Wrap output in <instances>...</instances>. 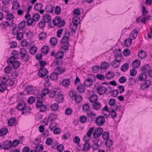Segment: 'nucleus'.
Masks as SVG:
<instances>
[{"mask_svg":"<svg viewBox=\"0 0 152 152\" xmlns=\"http://www.w3.org/2000/svg\"><path fill=\"white\" fill-rule=\"evenodd\" d=\"M43 20L46 23L50 22L51 21V17L48 14H46L44 15L43 17Z\"/></svg>","mask_w":152,"mask_h":152,"instance_id":"f3484780","label":"nucleus"},{"mask_svg":"<svg viewBox=\"0 0 152 152\" xmlns=\"http://www.w3.org/2000/svg\"><path fill=\"white\" fill-rule=\"evenodd\" d=\"M26 24V21L25 20H23L21 21L18 25V28L21 30V29H23L25 26Z\"/></svg>","mask_w":152,"mask_h":152,"instance_id":"a18cd8bd","label":"nucleus"},{"mask_svg":"<svg viewBox=\"0 0 152 152\" xmlns=\"http://www.w3.org/2000/svg\"><path fill=\"white\" fill-rule=\"evenodd\" d=\"M36 107L38 109H40V112H44L47 111L48 108V105L43 104V102L39 101L37 102Z\"/></svg>","mask_w":152,"mask_h":152,"instance_id":"7ed1b4c3","label":"nucleus"},{"mask_svg":"<svg viewBox=\"0 0 152 152\" xmlns=\"http://www.w3.org/2000/svg\"><path fill=\"white\" fill-rule=\"evenodd\" d=\"M85 90V86L82 84L78 85L77 87V90L79 93H84Z\"/></svg>","mask_w":152,"mask_h":152,"instance_id":"dca6fc26","label":"nucleus"},{"mask_svg":"<svg viewBox=\"0 0 152 152\" xmlns=\"http://www.w3.org/2000/svg\"><path fill=\"white\" fill-rule=\"evenodd\" d=\"M96 88L98 93L99 95H103L105 92V87L103 86L99 85Z\"/></svg>","mask_w":152,"mask_h":152,"instance_id":"9b49d317","label":"nucleus"},{"mask_svg":"<svg viewBox=\"0 0 152 152\" xmlns=\"http://www.w3.org/2000/svg\"><path fill=\"white\" fill-rule=\"evenodd\" d=\"M65 21L61 20V18L59 16L55 17L53 21V24L57 26L58 27L60 28L63 26L65 24Z\"/></svg>","mask_w":152,"mask_h":152,"instance_id":"f03ea898","label":"nucleus"},{"mask_svg":"<svg viewBox=\"0 0 152 152\" xmlns=\"http://www.w3.org/2000/svg\"><path fill=\"white\" fill-rule=\"evenodd\" d=\"M37 49L36 47H32L29 50V53L32 55L34 54L37 50Z\"/></svg>","mask_w":152,"mask_h":152,"instance_id":"bf43d9fd","label":"nucleus"},{"mask_svg":"<svg viewBox=\"0 0 152 152\" xmlns=\"http://www.w3.org/2000/svg\"><path fill=\"white\" fill-rule=\"evenodd\" d=\"M129 66L127 63H126L123 65L121 68V70L123 72H125L127 71L128 69Z\"/></svg>","mask_w":152,"mask_h":152,"instance_id":"c9c22d12","label":"nucleus"},{"mask_svg":"<svg viewBox=\"0 0 152 152\" xmlns=\"http://www.w3.org/2000/svg\"><path fill=\"white\" fill-rule=\"evenodd\" d=\"M138 56L139 58L141 59H143L146 56L145 52L144 51H141L138 53Z\"/></svg>","mask_w":152,"mask_h":152,"instance_id":"79ce46f5","label":"nucleus"},{"mask_svg":"<svg viewBox=\"0 0 152 152\" xmlns=\"http://www.w3.org/2000/svg\"><path fill=\"white\" fill-rule=\"evenodd\" d=\"M130 54V51L129 49H125L123 51V54L125 56H128Z\"/></svg>","mask_w":152,"mask_h":152,"instance_id":"e2e57ef3","label":"nucleus"},{"mask_svg":"<svg viewBox=\"0 0 152 152\" xmlns=\"http://www.w3.org/2000/svg\"><path fill=\"white\" fill-rule=\"evenodd\" d=\"M45 10L46 12L51 13L54 10V8L52 5H47L45 8Z\"/></svg>","mask_w":152,"mask_h":152,"instance_id":"b1692460","label":"nucleus"},{"mask_svg":"<svg viewBox=\"0 0 152 152\" xmlns=\"http://www.w3.org/2000/svg\"><path fill=\"white\" fill-rule=\"evenodd\" d=\"M94 127L90 128L86 134L84 136L83 138V140H89L90 138V137H91V135L94 131Z\"/></svg>","mask_w":152,"mask_h":152,"instance_id":"9d476101","label":"nucleus"},{"mask_svg":"<svg viewBox=\"0 0 152 152\" xmlns=\"http://www.w3.org/2000/svg\"><path fill=\"white\" fill-rule=\"evenodd\" d=\"M48 73V71L44 67H40L38 72V75L41 78L45 76Z\"/></svg>","mask_w":152,"mask_h":152,"instance_id":"423d86ee","label":"nucleus"},{"mask_svg":"<svg viewBox=\"0 0 152 152\" xmlns=\"http://www.w3.org/2000/svg\"><path fill=\"white\" fill-rule=\"evenodd\" d=\"M74 100L76 103H79L82 100V97L80 95H76L74 97Z\"/></svg>","mask_w":152,"mask_h":152,"instance_id":"37998d69","label":"nucleus"},{"mask_svg":"<svg viewBox=\"0 0 152 152\" xmlns=\"http://www.w3.org/2000/svg\"><path fill=\"white\" fill-rule=\"evenodd\" d=\"M12 64V68L15 69L18 68L20 65V63L19 61H14Z\"/></svg>","mask_w":152,"mask_h":152,"instance_id":"f704fd0d","label":"nucleus"},{"mask_svg":"<svg viewBox=\"0 0 152 152\" xmlns=\"http://www.w3.org/2000/svg\"><path fill=\"white\" fill-rule=\"evenodd\" d=\"M8 132V129L6 128H2L0 129V135L3 136L6 135Z\"/></svg>","mask_w":152,"mask_h":152,"instance_id":"e433bc0d","label":"nucleus"},{"mask_svg":"<svg viewBox=\"0 0 152 152\" xmlns=\"http://www.w3.org/2000/svg\"><path fill=\"white\" fill-rule=\"evenodd\" d=\"M25 103L23 102H19L18 103V106L16 107V108L18 110H23L24 107L25 106Z\"/></svg>","mask_w":152,"mask_h":152,"instance_id":"4be33fe9","label":"nucleus"},{"mask_svg":"<svg viewBox=\"0 0 152 152\" xmlns=\"http://www.w3.org/2000/svg\"><path fill=\"white\" fill-rule=\"evenodd\" d=\"M33 88L32 86H27L26 91L27 93L30 94L33 91Z\"/></svg>","mask_w":152,"mask_h":152,"instance_id":"338daca9","label":"nucleus"},{"mask_svg":"<svg viewBox=\"0 0 152 152\" xmlns=\"http://www.w3.org/2000/svg\"><path fill=\"white\" fill-rule=\"evenodd\" d=\"M36 23V22L31 18H28L26 21V25L28 26H30L32 25L33 26H34Z\"/></svg>","mask_w":152,"mask_h":152,"instance_id":"c85d7f7f","label":"nucleus"},{"mask_svg":"<svg viewBox=\"0 0 152 152\" xmlns=\"http://www.w3.org/2000/svg\"><path fill=\"white\" fill-rule=\"evenodd\" d=\"M64 53L61 51H59L56 54L55 58L56 59H61L63 58Z\"/></svg>","mask_w":152,"mask_h":152,"instance_id":"6ab92c4d","label":"nucleus"},{"mask_svg":"<svg viewBox=\"0 0 152 152\" xmlns=\"http://www.w3.org/2000/svg\"><path fill=\"white\" fill-rule=\"evenodd\" d=\"M69 37L67 36H64L61 40V43L64 45H68Z\"/></svg>","mask_w":152,"mask_h":152,"instance_id":"aec40b11","label":"nucleus"},{"mask_svg":"<svg viewBox=\"0 0 152 152\" xmlns=\"http://www.w3.org/2000/svg\"><path fill=\"white\" fill-rule=\"evenodd\" d=\"M79 120L81 123H85L87 121V117L85 115H81L80 117Z\"/></svg>","mask_w":152,"mask_h":152,"instance_id":"864d4df0","label":"nucleus"},{"mask_svg":"<svg viewBox=\"0 0 152 152\" xmlns=\"http://www.w3.org/2000/svg\"><path fill=\"white\" fill-rule=\"evenodd\" d=\"M26 54L27 51L26 49L22 48L20 49L19 52V55L21 57L22 59H24Z\"/></svg>","mask_w":152,"mask_h":152,"instance_id":"f8f14e48","label":"nucleus"},{"mask_svg":"<svg viewBox=\"0 0 152 152\" xmlns=\"http://www.w3.org/2000/svg\"><path fill=\"white\" fill-rule=\"evenodd\" d=\"M40 18L39 15V13H37L33 15L32 16V19L36 22L39 20Z\"/></svg>","mask_w":152,"mask_h":152,"instance_id":"c03bdc74","label":"nucleus"},{"mask_svg":"<svg viewBox=\"0 0 152 152\" xmlns=\"http://www.w3.org/2000/svg\"><path fill=\"white\" fill-rule=\"evenodd\" d=\"M147 75L144 73L142 72L139 75L138 79L140 82H145L147 81Z\"/></svg>","mask_w":152,"mask_h":152,"instance_id":"4468645a","label":"nucleus"},{"mask_svg":"<svg viewBox=\"0 0 152 152\" xmlns=\"http://www.w3.org/2000/svg\"><path fill=\"white\" fill-rule=\"evenodd\" d=\"M89 99L91 102L94 103L98 100V97L96 95L92 94L89 97Z\"/></svg>","mask_w":152,"mask_h":152,"instance_id":"cd10ccee","label":"nucleus"},{"mask_svg":"<svg viewBox=\"0 0 152 152\" xmlns=\"http://www.w3.org/2000/svg\"><path fill=\"white\" fill-rule=\"evenodd\" d=\"M11 141L6 140L3 143V148L6 150H8L11 147Z\"/></svg>","mask_w":152,"mask_h":152,"instance_id":"a211bd4d","label":"nucleus"},{"mask_svg":"<svg viewBox=\"0 0 152 152\" xmlns=\"http://www.w3.org/2000/svg\"><path fill=\"white\" fill-rule=\"evenodd\" d=\"M45 96H43V95L42 94V93L39 95H37L36 97L38 100H37V102L39 101H40V102H43V100L45 98Z\"/></svg>","mask_w":152,"mask_h":152,"instance_id":"09e8293b","label":"nucleus"},{"mask_svg":"<svg viewBox=\"0 0 152 152\" xmlns=\"http://www.w3.org/2000/svg\"><path fill=\"white\" fill-rule=\"evenodd\" d=\"M31 110V107L29 106H26L25 104V106L24 107L23 110H22V113L23 114H25L27 113H29Z\"/></svg>","mask_w":152,"mask_h":152,"instance_id":"473e14b6","label":"nucleus"},{"mask_svg":"<svg viewBox=\"0 0 152 152\" xmlns=\"http://www.w3.org/2000/svg\"><path fill=\"white\" fill-rule=\"evenodd\" d=\"M103 129L100 127L96 128L93 133V137L96 138L100 136L103 132Z\"/></svg>","mask_w":152,"mask_h":152,"instance_id":"20e7f679","label":"nucleus"},{"mask_svg":"<svg viewBox=\"0 0 152 152\" xmlns=\"http://www.w3.org/2000/svg\"><path fill=\"white\" fill-rule=\"evenodd\" d=\"M50 107L52 110L56 111L58 108V105L56 103H54L51 105Z\"/></svg>","mask_w":152,"mask_h":152,"instance_id":"052dcab7","label":"nucleus"},{"mask_svg":"<svg viewBox=\"0 0 152 152\" xmlns=\"http://www.w3.org/2000/svg\"><path fill=\"white\" fill-rule=\"evenodd\" d=\"M61 11V8L60 6H57L55 10V12L57 15L60 14Z\"/></svg>","mask_w":152,"mask_h":152,"instance_id":"774afa93","label":"nucleus"},{"mask_svg":"<svg viewBox=\"0 0 152 152\" xmlns=\"http://www.w3.org/2000/svg\"><path fill=\"white\" fill-rule=\"evenodd\" d=\"M56 71L59 72V74L65 71V69L64 68L59 66H57L56 68Z\"/></svg>","mask_w":152,"mask_h":152,"instance_id":"13d9d810","label":"nucleus"},{"mask_svg":"<svg viewBox=\"0 0 152 152\" xmlns=\"http://www.w3.org/2000/svg\"><path fill=\"white\" fill-rule=\"evenodd\" d=\"M70 81L69 79H64L62 81V85L64 87H68L70 84Z\"/></svg>","mask_w":152,"mask_h":152,"instance_id":"a878e982","label":"nucleus"},{"mask_svg":"<svg viewBox=\"0 0 152 152\" xmlns=\"http://www.w3.org/2000/svg\"><path fill=\"white\" fill-rule=\"evenodd\" d=\"M83 140L85 143L83 144V149L84 151H88L89 150L90 147V145L88 143L89 142V140L85 139Z\"/></svg>","mask_w":152,"mask_h":152,"instance_id":"ddd939ff","label":"nucleus"},{"mask_svg":"<svg viewBox=\"0 0 152 152\" xmlns=\"http://www.w3.org/2000/svg\"><path fill=\"white\" fill-rule=\"evenodd\" d=\"M140 86V89L143 90H144L145 89L147 88L151 84V82L149 80H147L145 81Z\"/></svg>","mask_w":152,"mask_h":152,"instance_id":"1a4fd4ad","label":"nucleus"},{"mask_svg":"<svg viewBox=\"0 0 152 152\" xmlns=\"http://www.w3.org/2000/svg\"><path fill=\"white\" fill-rule=\"evenodd\" d=\"M132 43V39L129 38L125 39L124 42V44L125 47H130Z\"/></svg>","mask_w":152,"mask_h":152,"instance_id":"bb28decb","label":"nucleus"},{"mask_svg":"<svg viewBox=\"0 0 152 152\" xmlns=\"http://www.w3.org/2000/svg\"><path fill=\"white\" fill-rule=\"evenodd\" d=\"M110 134L108 132H104L102 134V137L104 140L108 139L109 137Z\"/></svg>","mask_w":152,"mask_h":152,"instance_id":"5fc2aeb1","label":"nucleus"},{"mask_svg":"<svg viewBox=\"0 0 152 152\" xmlns=\"http://www.w3.org/2000/svg\"><path fill=\"white\" fill-rule=\"evenodd\" d=\"M50 42L51 45L55 46L57 42V39L55 37H53L50 39Z\"/></svg>","mask_w":152,"mask_h":152,"instance_id":"ea45409f","label":"nucleus"},{"mask_svg":"<svg viewBox=\"0 0 152 152\" xmlns=\"http://www.w3.org/2000/svg\"><path fill=\"white\" fill-rule=\"evenodd\" d=\"M90 107V106L88 104H84L82 106V109L83 111H86Z\"/></svg>","mask_w":152,"mask_h":152,"instance_id":"0e129e2a","label":"nucleus"},{"mask_svg":"<svg viewBox=\"0 0 152 152\" xmlns=\"http://www.w3.org/2000/svg\"><path fill=\"white\" fill-rule=\"evenodd\" d=\"M99 140V139L97 140V139L95 140V142H96L94 143L92 146V148L94 150H97L99 148V145L98 143H97V142Z\"/></svg>","mask_w":152,"mask_h":152,"instance_id":"6e6d98bb","label":"nucleus"},{"mask_svg":"<svg viewBox=\"0 0 152 152\" xmlns=\"http://www.w3.org/2000/svg\"><path fill=\"white\" fill-rule=\"evenodd\" d=\"M47 33L43 32H41L39 34V40H43L46 37Z\"/></svg>","mask_w":152,"mask_h":152,"instance_id":"49530a36","label":"nucleus"},{"mask_svg":"<svg viewBox=\"0 0 152 152\" xmlns=\"http://www.w3.org/2000/svg\"><path fill=\"white\" fill-rule=\"evenodd\" d=\"M109 64L107 62L103 63L101 65L100 68L101 70L106 69L109 66Z\"/></svg>","mask_w":152,"mask_h":152,"instance_id":"58836bf2","label":"nucleus"},{"mask_svg":"<svg viewBox=\"0 0 152 152\" xmlns=\"http://www.w3.org/2000/svg\"><path fill=\"white\" fill-rule=\"evenodd\" d=\"M45 96H43V95L42 94V93L39 95H37L36 97L38 100H37V102L39 101H40V102H43V100L45 98Z\"/></svg>","mask_w":152,"mask_h":152,"instance_id":"8fccbe9b","label":"nucleus"},{"mask_svg":"<svg viewBox=\"0 0 152 152\" xmlns=\"http://www.w3.org/2000/svg\"><path fill=\"white\" fill-rule=\"evenodd\" d=\"M45 96H43V95L42 94V93L39 95H37L36 97L38 100H37V102L39 101H40V102H43V100L45 98Z\"/></svg>","mask_w":152,"mask_h":152,"instance_id":"de8ad7c7","label":"nucleus"},{"mask_svg":"<svg viewBox=\"0 0 152 152\" xmlns=\"http://www.w3.org/2000/svg\"><path fill=\"white\" fill-rule=\"evenodd\" d=\"M101 106V103L98 102H96L94 103L93 104L94 108L96 110H98L100 109Z\"/></svg>","mask_w":152,"mask_h":152,"instance_id":"4c0bfd02","label":"nucleus"},{"mask_svg":"<svg viewBox=\"0 0 152 152\" xmlns=\"http://www.w3.org/2000/svg\"><path fill=\"white\" fill-rule=\"evenodd\" d=\"M42 3H37L34 6V9L35 10L39 11L40 14H43L44 11V10H42Z\"/></svg>","mask_w":152,"mask_h":152,"instance_id":"0eeeda50","label":"nucleus"},{"mask_svg":"<svg viewBox=\"0 0 152 152\" xmlns=\"http://www.w3.org/2000/svg\"><path fill=\"white\" fill-rule=\"evenodd\" d=\"M49 96L52 98H55L56 101L58 103L62 102L63 100V95L59 94V90L55 89L51 91L49 93Z\"/></svg>","mask_w":152,"mask_h":152,"instance_id":"f257e3e1","label":"nucleus"},{"mask_svg":"<svg viewBox=\"0 0 152 152\" xmlns=\"http://www.w3.org/2000/svg\"><path fill=\"white\" fill-rule=\"evenodd\" d=\"M58 74L57 72H53L51 74L50 77V79L52 81L57 80L58 78Z\"/></svg>","mask_w":152,"mask_h":152,"instance_id":"2f4dec72","label":"nucleus"},{"mask_svg":"<svg viewBox=\"0 0 152 152\" xmlns=\"http://www.w3.org/2000/svg\"><path fill=\"white\" fill-rule=\"evenodd\" d=\"M140 64V61L138 59H136L132 62V66L134 68H137L139 66Z\"/></svg>","mask_w":152,"mask_h":152,"instance_id":"393cba45","label":"nucleus"},{"mask_svg":"<svg viewBox=\"0 0 152 152\" xmlns=\"http://www.w3.org/2000/svg\"><path fill=\"white\" fill-rule=\"evenodd\" d=\"M114 74L113 72H109L106 73L105 77L108 80H110L114 77Z\"/></svg>","mask_w":152,"mask_h":152,"instance_id":"7c9ffc66","label":"nucleus"},{"mask_svg":"<svg viewBox=\"0 0 152 152\" xmlns=\"http://www.w3.org/2000/svg\"><path fill=\"white\" fill-rule=\"evenodd\" d=\"M7 85L5 82H2L0 83V92H4L7 88Z\"/></svg>","mask_w":152,"mask_h":152,"instance_id":"5701e85b","label":"nucleus"},{"mask_svg":"<svg viewBox=\"0 0 152 152\" xmlns=\"http://www.w3.org/2000/svg\"><path fill=\"white\" fill-rule=\"evenodd\" d=\"M83 84L87 87H90L93 84L92 80L88 77L84 80Z\"/></svg>","mask_w":152,"mask_h":152,"instance_id":"2eb2a0df","label":"nucleus"},{"mask_svg":"<svg viewBox=\"0 0 152 152\" xmlns=\"http://www.w3.org/2000/svg\"><path fill=\"white\" fill-rule=\"evenodd\" d=\"M15 122V119L14 118H11L8 121V125L9 126H11Z\"/></svg>","mask_w":152,"mask_h":152,"instance_id":"603ef678","label":"nucleus"},{"mask_svg":"<svg viewBox=\"0 0 152 152\" xmlns=\"http://www.w3.org/2000/svg\"><path fill=\"white\" fill-rule=\"evenodd\" d=\"M77 92L75 91L71 90L69 93V96L71 98H74L77 95Z\"/></svg>","mask_w":152,"mask_h":152,"instance_id":"3c124183","label":"nucleus"},{"mask_svg":"<svg viewBox=\"0 0 152 152\" xmlns=\"http://www.w3.org/2000/svg\"><path fill=\"white\" fill-rule=\"evenodd\" d=\"M49 50V47L46 46H43L41 49L42 53L44 54H47L48 53Z\"/></svg>","mask_w":152,"mask_h":152,"instance_id":"c756f323","label":"nucleus"},{"mask_svg":"<svg viewBox=\"0 0 152 152\" xmlns=\"http://www.w3.org/2000/svg\"><path fill=\"white\" fill-rule=\"evenodd\" d=\"M150 66L149 64H147L144 66L142 69V72L146 74L148 72L151 70Z\"/></svg>","mask_w":152,"mask_h":152,"instance_id":"412c9836","label":"nucleus"},{"mask_svg":"<svg viewBox=\"0 0 152 152\" xmlns=\"http://www.w3.org/2000/svg\"><path fill=\"white\" fill-rule=\"evenodd\" d=\"M35 98L33 96L30 97L27 100V102L28 104H32L35 101Z\"/></svg>","mask_w":152,"mask_h":152,"instance_id":"69168bd1","label":"nucleus"},{"mask_svg":"<svg viewBox=\"0 0 152 152\" xmlns=\"http://www.w3.org/2000/svg\"><path fill=\"white\" fill-rule=\"evenodd\" d=\"M95 124L99 126H102L105 122L104 117L103 116H98L95 120Z\"/></svg>","mask_w":152,"mask_h":152,"instance_id":"39448f33","label":"nucleus"},{"mask_svg":"<svg viewBox=\"0 0 152 152\" xmlns=\"http://www.w3.org/2000/svg\"><path fill=\"white\" fill-rule=\"evenodd\" d=\"M5 18L6 20H10L14 18V16L12 14H9V12H7V15L5 16Z\"/></svg>","mask_w":152,"mask_h":152,"instance_id":"a19ab883","label":"nucleus"},{"mask_svg":"<svg viewBox=\"0 0 152 152\" xmlns=\"http://www.w3.org/2000/svg\"><path fill=\"white\" fill-rule=\"evenodd\" d=\"M43 146L42 145H38L36 146L35 150L36 152H41L43 150Z\"/></svg>","mask_w":152,"mask_h":152,"instance_id":"72a5a7b5","label":"nucleus"},{"mask_svg":"<svg viewBox=\"0 0 152 152\" xmlns=\"http://www.w3.org/2000/svg\"><path fill=\"white\" fill-rule=\"evenodd\" d=\"M138 33V31L136 29L133 30L131 34V37H133V39H135L137 36Z\"/></svg>","mask_w":152,"mask_h":152,"instance_id":"4d7b16f0","label":"nucleus"},{"mask_svg":"<svg viewBox=\"0 0 152 152\" xmlns=\"http://www.w3.org/2000/svg\"><path fill=\"white\" fill-rule=\"evenodd\" d=\"M16 35V39L18 40H19L23 38V33L22 30L17 29L16 31V32L15 34Z\"/></svg>","mask_w":152,"mask_h":152,"instance_id":"6e6552de","label":"nucleus"},{"mask_svg":"<svg viewBox=\"0 0 152 152\" xmlns=\"http://www.w3.org/2000/svg\"><path fill=\"white\" fill-rule=\"evenodd\" d=\"M16 58L15 57H13V56H11L7 60V62L8 64L10 63V64H12L14 61H15Z\"/></svg>","mask_w":152,"mask_h":152,"instance_id":"680f3d73","label":"nucleus"}]
</instances>
